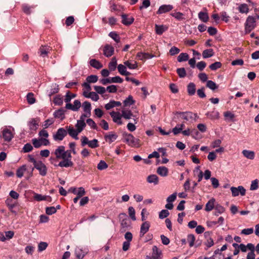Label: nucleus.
Wrapping results in <instances>:
<instances>
[{
    "instance_id": "nucleus-62",
    "label": "nucleus",
    "mask_w": 259,
    "mask_h": 259,
    "mask_svg": "<svg viewBox=\"0 0 259 259\" xmlns=\"http://www.w3.org/2000/svg\"><path fill=\"white\" fill-rule=\"evenodd\" d=\"M169 214V211L166 209L162 210L159 214V217L160 219H163L166 218Z\"/></svg>"
},
{
    "instance_id": "nucleus-29",
    "label": "nucleus",
    "mask_w": 259,
    "mask_h": 259,
    "mask_svg": "<svg viewBox=\"0 0 259 259\" xmlns=\"http://www.w3.org/2000/svg\"><path fill=\"white\" fill-rule=\"evenodd\" d=\"M82 108L84 112L87 113L89 115H91V104L89 102H84L82 104Z\"/></svg>"
},
{
    "instance_id": "nucleus-27",
    "label": "nucleus",
    "mask_w": 259,
    "mask_h": 259,
    "mask_svg": "<svg viewBox=\"0 0 259 259\" xmlns=\"http://www.w3.org/2000/svg\"><path fill=\"white\" fill-rule=\"evenodd\" d=\"M50 49L49 47H45L41 46L39 49L40 56L45 57L48 55Z\"/></svg>"
},
{
    "instance_id": "nucleus-3",
    "label": "nucleus",
    "mask_w": 259,
    "mask_h": 259,
    "mask_svg": "<svg viewBox=\"0 0 259 259\" xmlns=\"http://www.w3.org/2000/svg\"><path fill=\"white\" fill-rule=\"evenodd\" d=\"M119 219L121 220L120 230L122 232H125L130 227V221L125 213H120L119 214Z\"/></svg>"
},
{
    "instance_id": "nucleus-51",
    "label": "nucleus",
    "mask_w": 259,
    "mask_h": 259,
    "mask_svg": "<svg viewBox=\"0 0 259 259\" xmlns=\"http://www.w3.org/2000/svg\"><path fill=\"white\" fill-rule=\"evenodd\" d=\"M108 167L107 164L103 160H101L97 165V168L99 170H104Z\"/></svg>"
},
{
    "instance_id": "nucleus-9",
    "label": "nucleus",
    "mask_w": 259,
    "mask_h": 259,
    "mask_svg": "<svg viewBox=\"0 0 259 259\" xmlns=\"http://www.w3.org/2000/svg\"><path fill=\"white\" fill-rule=\"evenodd\" d=\"M2 137L6 142H10L14 137V134L8 128H5L2 132Z\"/></svg>"
},
{
    "instance_id": "nucleus-48",
    "label": "nucleus",
    "mask_w": 259,
    "mask_h": 259,
    "mask_svg": "<svg viewBox=\"0 0 259 259\" xmlns=\"http://www.w3.org/2000/svg\"><path fill=\"white\" fill-rule=\"evenodd\" d=\"M54 103L55 105L60 106L63 104V99L60 95L56 96L54 99Z\"/></svg>"
},
{
    "instance_id": "nucleus-26",
    "label": "nucleus",
    "mask_w": 259,
    "mask_h": 259,
    "mask_svg": "<svg viewBox=\"0 0 259 259\" xmlns=\"http://www.w3.org/2000/svg\"><path fill=\"white\" fill-rule=\"evenodd\" d=\"M90 65L97 69H99L103 67V65L98 60L95 59H91L90 61Z\"/></svg>"
},
{
    "instance_id": "nucleus-53",
    "label": "nucleus",
    "mask_w": 259,
    "mask_h": 259,
    "mask_svg": "<svg viewBox=\"0 0 259 259\" xmlns=\"http://www.w3.org/2000/svg\"><path fill=\"white\" fill-rule=\"evenodd\" d=\"M177 72L180 78H183L186 75V70L184 68H178Z\"/></svg>"
},
{
    "instance_id": "nucleus-17",
    "label": "nucleus",
    "mask_w": 259,
    "mask_h": 259,
    "mask_svg": "<svg viewBox=\"0 0 259 259\" xmlns=\"http://www.w3.org/2000/svg\"><path fill=\"white\" fill-rule=\"evenodd\" d=\"M176 115H180L181 118L186 121L193 118V113L191 112H176Z\"/></svg>"
},
{
    "instance_id": "nucleus-20",
    "label": "nucleus",
    "mask_w": 259,
    "mask_h": 259,
    "mask_svg": "<svg viewBox=\"0 0 259 259\" xmlns=\"http://www.w3.org/2000/svg\"><path fill=\"white\" fill-rule=\"evenodd\" d=\"M168 172V168L165 166H159L157 169V173L161 177L167 176Z\"/></svg>"
},
{
    "instance_id": "nucleus-4",
    "label": "nucleus",
    "mask_w": 259,
    "mask_h": 259,
    "mask_svg": "<svg viewBox=\"0 0 259 259\" xmlns=\"http://www.w3.org/2000/svg\"><path fill=\"white\" fill-rule=\"evenodd\" d=\"M124 137L125 142L130 146L137 147L139 145L140 140L135 138L132 134H124Z\"/></svg>"
},
{
    "instance_id": "nucleus-63",
    "label": "nucleus",
    "mask_w": 259,
    "mask_h": 259,
    "mask_svg": "<svg viewBox=\"0 0 259 259\" xmlns=\"http://www.w3.org/2000/svg\"><path fill=\"white\" fill-rule=\"evenodd\" d=\"M53 88L51 90L49 93V96L51 97L52 95L57 93L59 92V86L56 84H53Z\"/></svg>"
},
{
    "instance_id": "nucleus-37",
    "label": "nucleus",
    "mask_w": 259,
    "mask_h": 259,
    "mask_svg": "<svg viewBox=\"0 0 259 259\" xmlns=\"http://www.w3.org/2000/svg\"><path fill=\"white\" fill-rule=\"evenodd\" d=\"M198 17L200 20L204 22H207L209 19L207 13L203 12H200L199 13Z\"/></svg>"
},
{
    "instance_id": "nucleus-12",
    "label": "nucleus",
    "mask_w": 259,
    "mask_h": 259,
    "mask_svg": "<svg viewBox=\"0 0 259 259\" xmlns=\"http://www.w3.org/2000/svg\"><path fill=\"white\" fill-rule=\"evenodd\" d=\"M110 115L112 118L113 121L118 124L121 125L122 124L121 120L122 115L118 112L112 111L110 113Z\"/></svg>"
},
{
    "instance_id": "nucleus-15",
    "label": "nucleus",
    "mask_w": 259,
    "mask_h": 259,
    "mask_svg": "<svg viewBox=\"0 0 259 259\" xmlns=\"http://www.w3.org/2000/svg\"><path fill=\"white\" fill-rule=\"evenodd\" d=\"M150 225L149 222H144L140 228V236L141 237H143L144 235L149 231Z\"/></svg>"
},
{
    "instance_id": "nucleus-2",
    "label": "nucleus",
    "mask_w": 259,
    "mask_h": 259,
    "mask_svg": "<svg viewBox=\"0 0 259 259\" xmlns=\"http://www.w3.org/2000/svg\"><path fill=\"white\" fill-rule=\"evenodd\" d=\"M256 26V19L251 16H249L245 23V30L246 33H249Z\"/></svg>"
},
{
    "instance_id": "nucleus-8",
    "label": "nucleus",
    "mask_w": 259,
    "mask_h": 259,
    "mask_svg": "<svg viewBox=\"0 0 259 259\" xmlns=\"http://www.w3.org/2000/svg\"><path fill=\"white\" fill-rule=\"evenodd\" d=\"M34 167L39 171V174L41 176H45L47 175V167L42 161H38Z\"/></svg>"
},
{
    "instance_id": "nucleus-11",
    "label": "nucleus",
    "mask_w": 259,
    "mask_h": 259,
    "mask_svg": "<svg viewBox=\"0 0 259 259\" xmlns=\"http://www.w3.org/2000/svg\"><path fill=\"white\" fill-rule=\"evenodd\" d=\"M66 131L67 133L69 134L70 136L72 137L73 138L75 139V140H77L78 139V135L80 133L79 132L77 131V130L75 129L72 126H67L66 127Z\"/></svg>"
},
{
    "instance_id": "nucleus-41",
    "label": "nucleus",
    "mask_w": 259,
    "mask_h": 259,
    "mask_svg": "<svg viewBox=\"0 0 259 259\" xmlns=\"http://www.w3.org/2000/svg\"><path fill=\"white\" fill-rule=\"evenodd\" d=\"M117 65V61L115 58H113L111 62L109 63L108 67L110 71H114L115 70Z\"/></svg>"
},
{
    "instance_id": "nucleus-36",
    "label": "nucleus",
    "mask_w": 259,
    "mask_h": 259,
    "mask_svg": "<svg viewBox=\"0 0 259 259\" xmlns=\"http://www.w3.org/2000/svg\"><path fill=\"white\" fill-rule=\"evenodd\" d=\"M26 170V165H23L20 167H19L17 170L16 172V175L18 178H21L23 177L24 173Z\"/></svg>"
},
{
    "instance_id": "nucleus-45",
    "label": "nucleus",
    "mask_w": 259,
    "mask_h": 259,
    "mask_svg": "<svg viewBox=\"0 0 259 259\" xmlns=\"http://www.w3.org/2000/svg\"><path fill=\"white\" fill-rule=\"evenodd\" d=\"M134 103L135 101L133 100L132 96H129L123 102L124 106H130L134 104Z\"/></svg>"
},
{
    "instance_id": "nucleus-35",
    "label": "nucleus",
    "mask_w": 259,
    "mask_h": 259,
    "mask_svg": "<svg viewBox=\"0 0 259 259\" xmlns=\"http://www.w3.org/2000/svg\"><path fill=\"white\" fill-rule=\"evenodd\" d=\"M206 86L209 89L214 91L218 88V85H217L214 81L212 80H207L206 82Z\"/></svg>"
},
{
    "instance_id": "nucleus-31",
    "label": "nucleus",
    "mask_w": 259,
    "mask_h": 259,
    "mask_svg": "<svg viewBox=\"0 0 259 259\" xmlns=\"http://www.w3.org/2000/svg\"><path fill=\"white\" fill-rule=\"evenodd\" d=\"M122 117L126 119H130L133 116L132 111L129 110H122L121 111Z\"/></svg>"
},
{
    "instance_id": "nucleus-21",
    "label": "nucleus",
    "mask_w": 259,
    "mask_h": 259,
    "mask_svg": "<svg viewBox=\"0 0 259 259\" xmlns=\"http://www.w3.org/2000/svg\"><path fill=\"white\" fill-rule=\"evenodd\" d=\"M137 57H138L140 60H144L146 59L152 58L154 56L147 53L139 52L137 54Z\"/></svg>"
},
{
    "instance_id": "nucleus-38",
    "label": "nucleus",
    "mask_w": 259,
    "mask_h": 259,
    "mask_svg": "<svg viewBox=\"0 0 259 259\" xmlns=\"http://www.w3.org/2000/svg\"><path fill=\"white\" fill-rule=\"evenodd\" d=\"M188 59L189 55L186 53H181L177 58V60L179 62L187 61Z\"/></svg>"
},
{
    "instance_id": "nucleus-18",
    "label": "nucleus",
    "mask_w": 259,
    "mask_h": 259,
    "mask_svg": "<svg viewBox=\"0 0 259 259\" xmlns=\"http://www.w3.org/2000/svg\"><path fill=\"white\" fill-rule=\"evenodd\" d=\"M122 23L125 25H130L132 24L134 21L133 17H128V15L122 14L121 15Z\"/></svg>"
},
{
    "instance_id": "nucleus-43",
    "label": "nucleus",
    "mask_w": 259,
    "mask_h": 259,
    "mask_svg": "<svg viewBox=\"0 0 259 259\" xmlns=\"http://www.w3.org/2000/svg\"><path fill=\"white\" fill-rule=\"evenodd\" d=\"M125 65H126L129 69H134L138 67V64L136 62H134V63H132L129 61H126L124 62Z\"/></svg>"
},
{
    "instance_id": "nucleus-64",
    "label": "nucleus",
    "mask_w": 259,
    "mask_h": 259,
    "mask_svg": "<svg viewBox=\"0 0 259 259\" xmlns=\"http://www.w3.org/2000/svg\"><path fill=\"white\" fill-rule=\"evenodd\" d=\"M109 35L116 42H118L120 41V38L118 35L115 32H111Z\"/></svg>"
},
{
    "instance_id": "nucleus-32",
    "label": "nucleus",
    "mask_w": 259,
    "mask_h": 259,
    "mask_svg": "<svg viewBox=\"0 0 259 259\" xmlns=\"http://www.w3.org/2000/svg\"><path fill=\"white\" fill-rule=\"evenodd\" d=\"M187 91L189 95H194L196 92L195 85L194 83L191 82L187 86Z\"/></svg>"
},
{
    "instance_id": "nucleus-16",
    "label": "nucleus",
    "mask_w": 259,
    "mask_h": 259,
    "mask_svg": "<svg viewBox=\"0 0 259 259\" xmlns=\"http://www.w3.org/2000/svg\"><path fill=\"white\" fill-rule=\"evenodd\" d=\"M114 48L110 45H106L105 46L103 49L104 55L107 57L111 56L114 53Z\"/></svg>"
},
{
    "instance_id": "nucleus-6",
    "label": "nucleus",
    "mask_w": 259,
    "mask_h": 259,
    "mask_svg": "<svg viewBox=\"0 0 259 259\" xmlns=\"http://www.w3.org/2000/svg\"><path fill=\"white\" fill-rule=\"evenodd\" d=\"M230 190L233 197L238 196L239 194L241 196H244L246 193L245 189L242 186H239L238 187H231Z\"/></svg>"
},
{
    "instance_id": "nucleus-34",
    "label": "nucleus",
    "mask_w": 259,
    "mask_h": 259,
    "mask_svg": "<svg viewBox=\"0 0 259 259\" xmlns=\"http://www.w3.org/2000/svg\"><path fill=\"white\" fill-rule=\"evenodd\" d=\"M238 9L240 13L247 14L248 13L249 8L247 4H242L239 5Z\"/></svg>"
},
{
    "instance_id": "nucleus-22",
    "label": "nucleus",
    "mask_w": 259,
    "mask_h": 259,
    "mask_svg": "<svg viewBox=\"0 0 259 259\" xmlns=\"http://www.w3.org/2000/svg\"><path fill=\"white\" fill-rule=\"evenodd\" d=\"M242 153L243 156L247 159L252 160L254 158L255 153L253 151L244 150Z\"/></svg>"
},
{
    "instance_id": "nucleus-60",
    "label": "nucleus",
    "mask_w": 259,
    "mask_h": 259,
    "mask_svg": "<svg viewBox=\"0 0 259 259\" xmlns=\"http://www.w3.org/2000/svg\"><path fill=\"white\" fill-rule=\"evenodd\" d=\"M32 149H33L32 146L29 143H27L24 145V146L23 148V151L24 153H27V152H29L31 151L32 150Z\"/></svg>"
},
{
    "instance_id": "nucleus-59",
    "label": "nucleus",
    "mask_w": 259,
    "mask_h": 259,
    "mask_svg": "<svg viewBox=\"0 0 259 259\" xmlns=\"http://www.w3.org/2000/svg\"><path fill=\"white\" fill-rule=\"evenodd\" d=\"M48 246L47 243L45 242H41L38 245V251L39 252L45 250Z\"/></svg>"
},
{
    "instance_id": "nucleus-56",
    "label": "nucleus",
    "mask_w": 259,
    "mask_h": 259,
    "mask_svg": "<svg viewBox=\"0 0 259 259\" xmlns=\"http://www.w3.org/2000/svg\"><path fill=\"white\" fill-rule=\"evenodd\" d=\"M128 214L131 218L134 220L135 221L136 218L135 217V210L133 207L130 206L128 208Z\"/></svg>"
},
{
    "instance_id": "nucleus-1",
    "label": "nucleus",
    "mask_w": 259,
    "mask_h": 259,
    "mask_svg": "<svg viewBox=\"0 0 259 259\" xmlns=\"http://www.w3.org/2000/svg\"><path fill=\"white\" fill-rule=\"evenodd\" d=\"M71 152L74 154L76 153L75 149L65 151L64 146H59L55 150L54 154L57 159H61L62 160L57 165L61 167L73 166V162L71 160Z\"/></svg>"
},
{
    "instance_id": "nucleus-10",
    "label": "nucleus",
    "mask_w": 259,
    "mask_h": 259,
    "mask_svg": "<svg viewBox=\"0 0 259 259\" xmlns=\"http://www.w3.org/2000/svg\"><path fill=\"white\" fill-rule=\"evenodd\" d=\"M81 106L80 102L76 100L74 101L73 105L71 103H67L65 106V108L67 109H70L74 111H77L80 108Z\"/></svg>"
},
{
    "instance_id": "nucleus-19",
    "label": "nucleus",
    "mask_w": 259,
    "mask_h": 259,
    "mask_svg": "<svg viewBox=\"0 0 259 259\" xmlns=\"http://www.w3.org/2000/svg\"><path fill=\"white\" fill-rule=\"evenodd\" d=\"M156 33L158 35H161L164 31L167 30L168 27L163 25H155Z\"/></svg>"
},
{
    "instance_id": "nucleus-58",
    "label": "nucleus",
    "mask_w": 259,
    "mask_h": 259,
    "mask_svg": "<svg viewBox=\"0 0 259 259\" xmlns=\"http://www.w3.org/2000/svg\"><path fill=\"white\" fill-rule=\"evenodd\" d=\"M222 64L220 62H215L209 66V68L212 70H215L221 68Z\"/></svg>"
},
{
    "instance_id": "nucleus-30",
    "label": "nucleus",
    "mask_w": 259,
    "mask_h": 259,
    "mask_svg": "<svg viewBox=\"0 0 259 259\" xmlns=\"http://www.w3.org/2000/svg\"><path fill=\"white\" fill-rule=\"evenodd\" d=\"M214 202L215 199L214 198H211L210 199L208 202L206 204L205 210L206 211H210L213 209L214 206Z\"/></svg>"
},
{
    "instance_id": "nucleus-44",
    "label": "nucleus",
    "mask_w": 259,
    "mask_h": 259,
    "mask_svg": "<svg viewBox=\"0 0 259 259\" xmlns=\"http://www.w3.org/2000/svg\"><path fill=\"white\" fill-rule=\"evenodd\" d=\"M27 100L29 104H34L35 102V99L34 97V95L32 93H29L26 96Z\"/></svg>"
},
{
    "instance_id": "nucleus-39",
    "label": "nucleus",
    "mask_w": 259,
    "mask_h": 259,
    "mask_svg": "<svg viewBox=\"0 0 259 259\" xmlns=\"http://www.w3.org/2000/svg\"><path fill=\"white\" fill-rule=\"evenodd\" d=\"M172 17H175L177 20L181 21L185 19L184 15L182 13L176 12L170 14Z\"/></svg>"
},
{
    "instance_id": "nucleus-49",
    "label": "nucleus",
    "mask_w": 259,
    "mask_h": 259,
    "mask_svg": "<svg viewBox=\"0 0 259 259\" xmlns=\"http://www.w3.org/2000/svg\"><path fill=\"white\" fill-rule=\"evenodd\" d=\"M207 116L211 119H217L219 117V113L217 111H213L211 113H207Z\"/></svg>"
},
{
    "instance_id": "nucleus-23",
    "label": "nucleus",
    "mask_w": 259,
    "mask_h": 259,
    "mask_svg": "<svg viewBox=\"0 0 259 259\" xmlns=\"http://www.w3.org/2000/svg\"><path fill=\"white\" fill-rule=\"evenodd\" d=\"M34 198L37 201L47 200L48 201H51L52 198L49 196H43L41 194L35 193L34 195Z\"/></svg>"
},
{
    "instance_id": "nucleus-28",
    "label": "nucleus",
    "mask_w": 259,
    "mask_h": 259,
    "mask_svg": "<svg viewBox=\"0 0 259 259\" xmlns=\"http://www.w3.org/2000/svg\"><path fill=\"white\" fill-rule=\"evenodd\" d=\"M158 177L156 175H149L147 178V181L148 183H153L154 185L158 184Z\"/></svg>"
},
{
    "instance_id": "nucleus-55",
    "label": "nucleus",
    "mask_w": 259,
    "mask_h": 259,
    "mask_svg": "<svg viewBox=\"0 0 259 259\" xmlns=\"http://www.w3.org/2000/svg\"><path fill=\"white\" fill-rule=\"evenodd\" d=\"M88 146L91 148H95L99 146L98 144V141L97 139H94L90 141Z\"/></svg>"
},
{
    "instance_id": "nucleus-50",
    "label": "nucleus",
    "mask_w": 259,
    "mask_h": 259,
    "mask_svg": "<svg viewBox=\"0 0 259 259\" xmlns=\"http://www.w3.org/2000/svg\"><path fill=\"white\" fill-rule=\"evenodd\" d=\"M94 88L98 94L101 95L104 94L106 91L105 88L101 86L95 85L94 87Z\"/></svg>"
},
{
    "instance_id": "nucleus-54",
    "label": "nucleus",
    "mask_w": 259,
    "mask_h": 259,
    "mask_svg": "<svg viewBox=\"0 0 259 259\" xmlns=\"http://www.w3.org/2000/svg\"><path fill=\"white\" fill-rule=\"evenodd\" d=\"M258 188V181L257 179H255L251 182L250 190L251 191L255 190Z\"/></svg>"
},
{
    "instance_id": "nucleus-13",
    "label": "nucleus",
    "mask_w": 259,
    "mask_h": 259,
    "mask_svg": "<svg viewBox=\"0 0 259 259\" xmlns=\"http://www.w3.org/2000/svg\"><path fill=\"white\" fill-rule=\"evenodd\" d=\"M87 249H83L78 247H77L75 249V254L76 257L78 259H82L84 257L85 255L88 253Z\"/></svg>"
},
{
    "instance_id": "nucleus-40",
    "label": "nucleus",
    "mask_w": 259,
    "mask_h": 259,
    "mask_svg": "<svg viewBox=\"0 0 259 259\" xmlns=\"http://www.w3.org/2000/svg\"><path fill=\"white\" fill-rule=\"evenodd\" d=\"M86 98H91L94 101H97L99 99V97L98 94L95 92H90L88 94V96H85Z\"/></svg>"
},
{
    "instance_id": "nucleus-33",
    "label": "nucleus",
    "mask_w": 259,
    "mask_h": 259,
    "mask_svg": "<svg viewBox=\"0 0 259 259\" xmlns=\"http://www.w3.org/2000/svg\"><path fill=\"white\" fill-rule=\"evenodd\" d=\"M214 54L213 50L211 49H206L203 51L202 56L204 59L212 57Z\"/></svg>"
},
{
    "instance_id": "nucleus-25",
    "label": "nucleus",
    "mask_w": 259,
    "mask_h": 259,
    "mask_svg": "<svg viewBox=\"0 0 259 259\" xmlns=\"http://www.w3.org/2000/svg\"><path fill=\"white\" fill-rule=\"evenodd\" d=\"M75 126L76 130H77V131L80 133L86 126V123L85 121L77 120Z\"/></svg>"
},
{
    "instance_id": "nucleus-46",
    "label": "nucleus",
    "mask_w": 259,
    "mask_h": 259,
    "mask_svg": "<svg viewBox=\"0 0 259 259\" xmlns=\"http://www.w3.org/2000/svg\"><path fill=\"white\" fill-rule=\"evenodd\" d=\"M195 238L194 235L189 234L187 236V241L189 244L190 247H192L194 245Z\"/></svg>"
},
{
    "instance_id": "nucleus-5",
    "label": "nucleus",
    "mask_w": 259,
    "mask_h": 259,
    "mask_svg": "<svg viewBox=\"0 0 259 259\" xmlns=\"http://www.w3.org/2000/svg\"><path fill=\"white\" fill-rule=\"evenodd\" d=\"M122 78L118 76L107 78H103L100 80V82L103 85L111 83H122Z\"/></svg>"
},
{
    "instance_id": "nucleus-7",
    "label": "nucleus",
    "mask_w": 259,
    "mask_h": 259,
    "mask_svg": "<svg viewBox=\"0 0 259 259\" xmlns=\"http://www.w3.org/2000/svg\"><path fill=\"white\" fill-rule=\"evenodd\" d=\"M67 131L64 128H59L56 133L53 135V139L55 141H62L67 135Z\"/></svg>"
},
{
    "instance_id": "nucleus-42",
    "label": "nucleus",
    "mask_w": 259,
    "mask_h": 259,
    "mask_svg": "<svg viewBox=\"0 0 259 259\" xmlns=\"http://www.w3.org/2000/svg\"><path fill=\"white\" fill-rule=\"evenodd\" d=\"M76 96V95L75 94L71 93L69 91H68L66 93L65 98V102L67 103H69V102L71 101V100Z\"/></svg>"
},
{
    "instance_id": "nucleus-14",
    "label": "nucleus",
    "mask_w": 259,
    "mask_h": 259,
    "mask_svg": "<svg viewBox=\"0 0 259 259\" xmlns=\"http://www.w3.org/2000/svg\"><path fill=\"white\" fill-rule=\"evenodd\" d=\"M173 9V7L170 5H163L161 6L157 12V14H161L170 11Z\"/></svg>"
},
{
    "instance_id": "nucleus-24",
    "label": "nucleus",
    "mask_w": 259,
    "mask_h": 259,
    "mask_svg": "<svg viewBox=\"0 0 259 259\" xmlns=\"http://www.w3.org/2000/svg\"><path fill=\"white\" fill-rule=\"evenodd\" d=\"M117 135L116 134L111 133L108 135H106L105 136V139L106 142L111 143L113 141L116 140L117 138Z\"/></svg>"
},
{
    "instance_id": "nucleus-57",
    "label": "nucleus",
    "mask_w": 259,
    "mask_h": 259,
    "mask_svg": "<svg viewBox=\"0 0 259 259\" xmlns=\"http://www.w3.org/2000/svg\"><path fill=\"white\" fill-rule=\"evenodd\" d=\"M87 123L92 128L97 130L98 126L95 121L91 118H89L87 120Z\"/></svg>"
},
{
    "instance_id": "nucleus-52",
    "label": "nucleus",
    "mask_w": 259,
    "mask_h": 259,
    "mask_svg": "<svg viewBox=\"0 0 259 259\" xmlns=\"http://www.w3.org/2000/svg\"><path fill=\"white\" fill-rule=\"evenodd\" d=\"M32 142L34 147L36 148L40 147L42 145V142H41L40 139L38 140L37 139H33L32 140Z\"/></svg>"
},
{
    "instance_id": "nucleus-61",
    "label": "nucleus",
    "mask_w": 259,
    "mask_h": 259,
    "mask_svg": "<svg viewBox=\"0 0 259 259\" xmlns=\"http://www.w3.org/2000/svg\"><path fill=\"white\" fill-rule=\"evenodd\" d=\"M56 212V208L54 206L47 207L46 208V212L47 214L52 215Z\"/></svg>"
},
{
    "instance_id": "nucleus-47",
    "label": "nucleus",
    "mask_w": 259,
    "mask_h": 259,
    "mask_svg": "<svg viewBox=\"0 0 259 259\" xmlns=\"http://www.w3.org/2000/svg\"><path fill=\"white\" fill-rule=\"evenodd\" d=\"M98 77L96 75H91L87 77L86 80L88 83H95L98 81Z\"/></svg>"
}]
</instances>
